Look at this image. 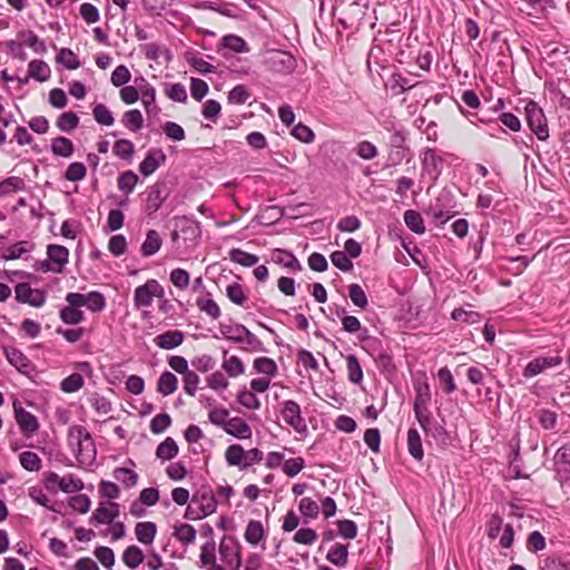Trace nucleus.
Returning a JSON list of instances; mask_svg holds the SVG:
<instances>
[{
    "instance_id": "obj_24",
    "label": "nucleus",
    "mask_w": 570,
    "mask_h": 570,
    "mask_svg": "<svg viewBox=\"0 0 570 570\" xmlns=\"http://www.w3.org/2000/svg\"><path fill=\"white\" fill-rule=\"evenodd\" d=\"M4 355L8 362L21 372L30 367V362L27 356L14 347H4Z\"/></svg>"
},
{
    "instance_id": "obj_46",
    "label": "nucleus",
    "mask_w": 570,
    "mask_h": 570,
    "mask_svg": "<svg viewBox=\"0 0 570 570\" xmlns=\"http://www.w3.org/2000/svg\"><path fill=\"white\" fill-rule=\"evenodd\" d=\"M138 183V176L132 170H127L118 177V188L130 194Z\"/></svg>"
},
{
    "instance_id": "obj_16",
    "label": "nucleus",
    "mask_w": 570,
    "mask_h": 570,
    "mask_svg": "<svg viewBox=\"0 0 570 570\" xmlns=\"http://www.w3.org/2000/svg\"><path fill=\"white\" fill-rule=\"evenodd\" d=\"M225 432L237 439H249L252 436L250 426L240 417H233L227 421Z\"/></svg>"
},
{
    "instance_id": "obj_18",
    "label": "nucleus",
    "mask_w": 570,
    "mask_h": 570,
    "mask_svg": "<svg viewBox=\"0 0 570 570\" xmlns=\"http://www.w3.org/2000/svg\"><path fill=\"white\" fill-rule=\"evenodd\" d=\"M193 504H197L198 510L206 518L216 511L217 502L213 493H202L191 498Z\"/></svg>"
},
{
    "instance_id": "obj_36",
    "label": "nucleus",
    "mask_w": 570,
    "mask_h": 570,
    "mask_svg": "<svg viewBox=\"0 0 570 570\" xmlns=\"http://www.w3.org/2000/svg\"><path fill=\"white\" fill-rule=\"evenodd\" d=\"M229 258L232 262L237 263L244 267H250L258 262V256L247 253L240 248L230 249Z\"/></svg>"
},
{
    "instance_id": "obj_14",
    "label": "nucleus",
    "mask_w": 570,
    "mask_h": 570,
    "mask_svg": "<svg viewBox=\"0 0 570 570\" xmlns=\"http://www.w3.org/2000/svg\"><path fill=\"white\" fill-rule=\"evenodd\" d=\"M166 198V185L163 183L154 184L148 190L147 209L150 212H157Z\"/></svg>"
},
{
    "instance_id": "obj_27",
    "label": "nucleus",
    "mask_w": 570,
    "mask_h": 570,
    "mask_svg": "<svg viewBox=\"0 0 570 570\" xmlns=\"http://www.w3.org/2000/svg\"><path fill=\"white\" fill-rule=\"evenodd\" d=\"M265 531L261 521L250 520L245 530V540L252 544L257 546L264 538Z\"/></svg>"
},
{
    "instance_id": "obj_4",
    "label": "nucleus",
    "mask_w": 570,
    "mask_h": 570,
    "mask_svg": "<svg viewBox=\"0 0 570 570\" xmlns=\"http://www.w3.org/2000/svg\"><path fill=\"white\" fill-rule=\"evenodd\" d=\"M281 414L283 420L297 433H303L306 431L307 425L302 415L301 406L297 402L292 400L283 402Z\"/></svg>"
},
{
    "instance_id": "obj_52",
    "label": "nucleus",
    "mask_w": 570,
    "mask_h": 570,
    "mask_svg": "<svg viewBox=\"0 0 570 570\" xmlns=\"http://www.w3.org/2000/svg\"><path fill=\"white\" fill-rule=\"evenodd\" d=\"M348 295L352 303L360 307L365 308L367 306V297L363 288L358 284H351L348 286Z\"/></svg>"
},
{
    "instance_id": "obj_59",
    "label": "nucleus",
    "mask_w": 570,
    "mask_h": 570,
    "mask_svg": "<svg viewBox=\"0 0 570 570\" xmlns=\"http://www.w3.org/2000/svg\"><path fill=\"white\" fill-rule=\"evenodd\" d=\"M431 400L430 387L426 383L416 386V396L413 405L414 409H428Z\"/></svg>"
},
{
    "instance_id": "obj_21",
    "label": "nucleus",
    "mask_w": 570,
    "mask_h": 570,
    "mask_svg": "<svg viewBox=\"0 0 570 570\" xmlns=\"http://www.w3.org/2000/svg\"><path fill=\"white\" fill-rule=\"evenodd\" d=\"M51 151L55 156L69 158L75 151V146L70 139L59 136L51 140Z\"/></svg>"
},
{
    "instance_id": "obj_28",
    "label": "nucleus",
    "mask_w": 570,
    "mask_h": 570,
    "mask_svg": "<svg viewBox=\"0 0 570 570\" xmlns=\"http://www.w3.org/2000/svg\"><path fill=\"white\" fill-rule=\"evenodd\" d=\"M223 355L224 362L222 367L230 377H236L245 372L244 364L238 356L232 355L227 358V351H224Z\"/></svg>"
},
{
    "instance_id": "obj_12",
    "label": "nucleus",
    "mask_w": 570,
    "mask_h": 570,
    "mask_svg": "<svg viewBox=\"0 0 570 570\" xmlns=\"http://www.w3.org/2000/svg\"><path fill=\"white\" fill-rule=\"evenodd\" d=\"M47 255L49 261L56 265L53 272L61 273L68 263L69 250L61 245H49L47 247Z\"/></svg>"
},
{
    "instance_id": "obj_33",
    "label": "nucleus",
    "mask_w": 570,
    "mask_h": 570,
    "mask_svg": "<svg viewBox=\"0 0 570 570\" xmlns=\"http://www.w3.org/2000/svg\"><path fill=\"white\" fill-rule=\"evenodd\" d=\"M79 125V117L73 111H67L61 114L56 121V126L60 131L71 132Z\"/></svg>"
},
{
    "instance_id": "obj_43",
    "label": "nucleus",
    "mask_w": 570,
    "mask_h": 570,
    "mask_svg": "<svg viewBox=\"0 0 570 570\" xmlns=\"http://www.w3.org/2000/svg\"><path fill=\"white\" fill-rule=\"evenodd\" d=\"M346 366L350 381L355 384L360 383L363 380V371L357 357L353 354H350L346 357Z\"/></svg>"
},
{
    "instance_id": "obj_44",
    "label": "nucleus",
    "mask_w": 570,
    "mask_h": 570,
    "mask_svg": "<svg viewBox=\"0 0 570 570\" xmlns=\"http://www.w3.org/2000/svg\"><path fill=\"white\" fill-rule=\"evenodd\" d=\"M256 372L273 376L277 372V365L274 360L269 357H257L253 364Z\"/></svg>"
},
{
    "instance_id": "obj_47",
    "label": "nucleus",
    "mask_w": 570,
    "mask_h": 570,
    "mask_svg": "<svg viewBox=\"0 0 570 570\" xmlns=\"http://www.w3.org/2000/svg\"><path fill=\"white\" fill-rule=\"evenodd\" d=\"M95 120L104 126H111L115 122L111 111L102 104H98L92 109Z\"/></svg>"
},
{
    "instance_id": "obj_22",
    "label": "nucleus",
    "mask_w": 570,
    "mask_h": 570,
    "mask_svg": "<svg viewBox=\"0 0 570 570\" xmlns=\"http://www.w3.org/2000/svg\"><path fill=\"white\" fill-rule=\"evenodd\" d=\"M29 77L45 82L50 78L51 70L43 60H31L28 65Z\"/></svg>"
},
{
    "instance_id": "obj_42",
    "label": "nucleus",
    "mask_w": 570,
    "mask_h": 570,
    "mask_svg": "<svg viewBox=\"0 0 570 570\" xmlns=\"http://www.w3.org/2000/svg\"><path fill=\"white\" fill-rule=\"evenodd\" d=\"M112 150L120 159L128 160L134 156L135 146L129 139H119L114 144Z\"/></svg>"
},
{
    "instance_id": "obj_56",
    "label": "nucleus",
    "mask_w": 570,
    "mask_h": 570,
    "mask_svg": "<svg viewBox=\"0 0 570 570\" xmlns=\"http://www.w3.org/2000/svg\"><path fill=\"white\" fill-rule=\"evenodd\" d=\"M330 258L332 264L342 272H350L353 269V263L343 250L333 252Z\"/></svg>"
},
{
    "instance_id": "obj_31",
    "label": "nucleus",
    "mask_w": 570,
    "mask_h": 570,
    "mask_svg": "<svg viewBox=\"0 0 570 570\" xmlns=\"http://www.w3.org/2000/svg\"><path fill=\"white\" fill-rule=\"evenodd\" d=\"M222 47L227 48L234 52L243 53L248 52L249 47L247 42L237 35H226L222 38Z\"/></svg>"
},
{
    "instance_id": "obj_48",
    "label": "nucleus",
    "mask_w": 570,
    "mask_h": 570,
    "mask_svg": "<svg viewBox=\"0 0 570 570\" xmlns=\"http://www.w3.org/2000/svg\"><path fill=\"white\" fill-rule=\"evenodd\" d=\"M60 318L66 324L76 325L83 321V313L68 305L60 311Z\"/></svg>"
},
{
    "instance_id": "obj_29",
    "label": "nucleus",
    "mask_w": 570,
    "mask_h": 570,
    "mask_svg": "<svg viewBox=\"0 0 570 570\" xmlns=\"http://www.w3.org/2000/svg\"><path fill=\"white\" fill-rule=\"evenodd\" d=\"M347 546L336 543L328 550L326 559L337 567H344L347 563Z\"/></svg>"
},
{
    "instance_id": "obj_26",
    "label": "nucleus",
    "mask_w": 570,
    "mask_h": 570,
    "mask_svg": "<svg viewBox=\"0 0 570 570\" xmlns=\"http://www.w3.org/2000/svg\"><path fill=\"white\" fill-rule=\"evenodd\" d=\"M407 450L415 460L421 461L423 459L424 451L416 429L411 428L407 431Z\"/></svg>"
},
{
    "instance_id": "obj_1",
    "label": "nucleus",
    "mask_w": 570,
    "mask_h": 570,
    "mask_svg": "<svg viewBox=\"0 0 570 570\" xmlns=\"http://www.w3.org/2000/svg\"><path fill=\"white\" fill-rule=\"evenodd\" d=\"M67 440L80 466H89L95 462L97 454L96 445L85 426L72 425L69 428Z\"/></svg>"
},
{
    "instance_id": "obj_23",
    "label": "nucleus",
    "mask_w": 570,
    "mask_h": 570,
    "mask_svg": "<svg viewBox=\"0 0 570 570\" xmlns=\"http://www.w3.org/2000/svg\"><path fill=\"white\" fill-rule=\"evenodd\" d=\"M173 537L183 546H189L196 540V530L191 524L183 523L174 527Z\"/></svg>"
},
{
    "instance_id": "obj_37",
    "label": "nucleus",
    "mask_w": 570,
    "mask_h": 570,
    "mask_svg": "<svg viewBox=\"0 0 570 570\" xmlns=\"http://www.w3.org/2000/svg\"><path fill=\"white\" fill-rule=\"evenodd\" d=\"M246 326L242 324L235 325H220V334L228 341L235 343H243V336L246 331Z\"/></svg>"
},
{
    "instance_id": "obj_35",
    "label": "nucleus",
    "mask_w": 570,
    "mask_h": 570,
    "mask_svg": "<svg viewBox=\"0 0 570 570\" xmlns=\"http://www.w3.org/2000/svg\"><path fill=\"white\" fill-rule=\"evenodd\" d=\"M112 476L121 482L125 488H132L138 482V474L128 468H116L112 471Z\"/></svg>"
},
{
    "instance_id": "obj_58",
    "label": "nucleus",
    "mask_w": 570,
    "mask_h": 570,
    "mask_svg": "<svg viewBox=\"0 0 570 570\" xmlns=\"http://www.w3.org/2000/svg\"><path fill=\"white\" fill-rule=\"evenodd\" d=\"M250 97L249 91L244 85L235 86L228 94L229 104L244 105Z\"/></svg>"
},
{
    "instance_id": "obj_41",
    "label": "nucleus",
    "mask_w": 570,
    "mask_h": 570,
    "mask_svg": "<svg viewBox=\"0 0 570 570\" xmlns=\"http://www.w3.org/2000/svg\"><path fill=\"white\" fill-rule=\"evenodd\" d=\"M57 62L63 65L69 70H76L80 67V61L72 50L62 48L57 55Z\"/></svg>"
},
{
    "instance_id": "obj_3",
    "label": "nucleus",
    "mask_w": 570,
    "mask_h": 570,
    "mask_svg": "<svg viewBox=\"0 0 570 570\" xmlns=\"http://www.w3.org/2000/svg\"><path fill=\"white\" fill-rule=\"evenodd\" d=\"M163 287L156 279H148L144 285L135 289L134 303L137 308L148 307L151 305L154 297H161Z\"/></svg>"
},
{
    "instance_id": "obj_51",
    "label": "nucleus",
    "mask_w": 570,
    "mask_h": 570,
    "mask_svg": "<svg viewBox=\"0 0 570 570\" xmlns=\"http://www.w3.org/2000/svg\"><path fill=\"white\" fill-rule=\"evenodd\" d=\"M87 168L82 163H71L66 173L65 178L69 181H79L86 177Z\"/></svg>"
},
{
    "instance_id": "obj_25",
    "label": "nucleus",
    "mask_w": 570,
    "mask_h": 570,
    "mask_svg": "<svg viewBox=\"0 0 570 570\" xmlns=\"http://www.w3.org/2000/svg\"><path fill=\"white\" fill-rule=\"evenodd\" d=\"M178 386L177 377L169 371H165L160 374L157 383V391L167 396L173 394Z\"/></svg>"
},
{
    "instance_id": "obj_6",
    "label": "nucleus",
    "mask_w": 570,
    "mask_h": 570,
    "mask_svg": "<svg viewBox=\"0 0 570 570\" xmlns=\"http://www.w3.org/2000/svg\"><path fill=\"white\" fill-rule=\"evenodd\" d=\"M16 299L20 303H27L35 307H40L46 302V293L38 288H32L28 283H19L16 288Z\"/></svg>"
},
{
    "instance_id": "obj_32",
    "label": "nucleus",
    "mask_w": 570,
    "mask_h": 570,
    "mask_svg": "<svg viewBox=\"0 0 570 570\" xmlns=\"http://www.w3.org/2000/svg\"><path fill=\"white\" fill-rule=\"evenodd\" d=\"M178 454V445L173 438H166L156 450V456L161 460H171Z\"/></svg>"
},
{
    "instance_id": "obj_50",
    "label": "nucleus",
    "mask_w": 570,
    "mask_h": 570,
    "mask_svg": "<svg viewBox=\"0 0 570 570\" xmlns=\"http://www.w3.org/2000/svg\"><path fill=\"white\" fill-rule=\"evenodd\" d=\"M165 94L168 98L177 102H185L187 100V92L184 85L177 83H167L165 88Z\"/></svg>"
},
{
    "instance_id": "obj_10",
    "label": "nucleus",
    "mask_w": 570,
    "mask_h": 570,
    "mask_svg": "<svg viewBox=\"0 0 570 570\" xmlns=\"http://www.w3.org/2000/svg\"><path fill=\"white\" fill-rule=\"evenodd\" d=\"M443 159L432 148H426L422 157L423 171L436 180L442 173Z\"/></svg>"
},
{
    "instance_id": "obj_45",
    "label": "nucleus",
    "mask_w": 570,
    "mask_h": 570,
    "mask_svg": "<svg viewBox=\"0 0 570 570\" xmlns=\"http://www.w3.org/2000/svg\"><path fill=\"white\" fill-rule=\"evenodd\" d=\"M83 385V379L79 373H72L60 383V389L66 393H73L80 390Z\"/></svg>"
},
{
    "instance_id": "obj_64",
    "label": "nucleus",
    "mask_w": 570,
    "mask_h": 570,
    "mask_svg": "<svg viewBox=\"0 0 570 570\" xmlns=\"http://www.w3.org/2000/svg\"><path fill=\"white\" fill-rule=\"evenodd\" d=\"M292 136H294L297 140L302 141V142H305V144H309L314 140L315 138V135L313 132V130L304 125V124H297L293 129H292Z\"/></svg>"
},
{
    "instance_id": "obj_13",
    "label": "nucleus",
    "mask_w": 570,
    "mask_h": 570,
    "mask_svg": "<svg viewBox=\"0 0 570 570\" xmlns=\"http://www.w3.org/2000/svg\"><path fill=\"white\" fill-rule=\"evenodd\" d=\"M184 341V333L178 330L167 331L154 338L155 344L164 350H173Z\"/></svg>"
},
{
    "instance_id": "obj_49",
    "label": "nucleus",
    "mask_w": 570,
    "mask_h": 570,
    "mask_svg": "<svg viewBox=\"0 0 570 570\" xmlns=\"http://www.w3.org/2000/svg\"><path fill=\"white\" fill-rule=\"evenodd\" d=\"M451 317L454 321L464 322L466 324H475L481 320V315L474 311H465L461 307L454 308L451 313Z\"/></svg>"
},
{
    "instance_id": "obj_38",
    "label": "nucleus",
    "mask_w": 570,
    "mask_h": 570,
    "mask_svg": "<svg viewBox=\"0 0 570 570\" xmlns=\"http://www.w3.org/2000/svg\"><path fill=\"white\" fill-rule=\"evenodd\" d=\"M19 461L21 466L27 471L37 472L41 469V459L35 452L24 451L20 453Z\"/></svg>"
},
{
    "instance_id": "obj_20",
    "label": "nucleus",
    "mask_w": 570,
    "mask_h": 570,
    "mask_svg": "<svg viewBox=\"0 0 570 570\" xmlns=\"http://www.w3.org/2000/svg\"><path fill=\"white\" fill-rule=\"evenodd\" d=\"M272 259L278 264L287 267L292 271H301L302 265L299 261L289 252L285 249H275L272 254Z\"/></svg>"
},
{
    "instance_id": "obj_61",
    "label": "nucleus",
    "mask_w": 570,
    "mask_h": 570,
    "mask_svg": "<svg viewBox=\"0 0 570 570\" xmlns=\"http://www.w3.org/2000/svg\"><path fill=\"white\" fill-rule=\"evenodd\" d=\"M141 101L145 108L148 110L150 106L155 105L156 90L145 79H141V86H139Z\"/></svg>"
},
{
    "instance_id": "obj_8",
    "label": "nucleus",
    "mask_w": 570,
    "mask_h": 570,
    "mask_svg": "<svg viewBox=\"0 0 570 570\" xmlns=\"http://www.w3.org/2000/svg\"><path fill=\"white\" fill-rule=\"evenodd\" d=\"M556 476L562 484L570 480V449L562 446L560 448L553 458Z\"/></svg>"
},
{
    "instance_id": "obj_30",
    "label": "nucleus",
    "mask_w": 570,
    "mask_h": 570,
    "mask_svg": "<svg viewBox=\"0 0 570 570\" xmlns=\"http://www.w3.org/2000/svg\"><path fill=\"white\" fill-rule=\"evenodd\" d=\"M124 563L130 568L136 569L144 562V553L137 546H129L122 553Z\"/></svg>"
},
{
    "instance_id": "obj_17",
    "label": "nucleus",
    "mask_w": 570,
    "mask_h": 570,
    "mask_svg": "<svg viewBox=\"0 0 570 570\" xmlns=\"http://www.w3.org/2000/svg\"><path fill=\"white\" fill-rule=\"evenodd\" d=\"M157 533V527L154 522L144 521L138 522L135 527V534L137 540L142 544H151Z\"/></svg>"
},
{
    "instance_id": "obj_11",
    "label": "nucleus",
    "mask_w": 570,
    "mask_h": 570,
    "mask_svg": "<svg viewBox=\"0 0 570 570\" xmlns=\"http://www.w3.org/2000/svg\"><path fill=\"white\" fill-rule=\"evenodd\" d=\"M14 416L23 435L31 436L38 431L39 423L32 413L22 407L14 406Z\"/></svg>"
},
{
    "instance_id": "obj_63",
    "label": "nucleus",
    "mask_w": 570,
    "mask_h": 570,
    "mask_svg": "<svg viewBox=\"0 0 570 570\" xmlns=\"http://www.w3.org/2000/svg\"><path fill=\"white\" fill-rule=\"evenodd\" d=\"M79 12L81 18L89 24L99 21L100 14L96 6L85 2L80 6Z\"/></svg>"
},
{
    "instance_id": "obj_7",
    "label": "nucleus",
    "mask_w": 570,
    "mask_h": 570,
    "mask_svg": "<svg viewBox=\"0 0 570 570\" xmlns=\"http://www.w3.org/2000/svg\"><path fill=\"white\" fill-rule=\"evenodd\" d=\"M562 358L559 355L554 356H539L530 361L523 370V376L527 379L539 375L547 368L554 367L561 364Z\"/></svg>"
},
{
    "instance_id": "obj_9",
    "label": "nucleus",
    "mask_w": 570,
    "mask_h": 570,
    "mask_svg": "<svg viewBox=\"0 0 570 570\" xmlns=\"http://www.w3.org/2000/svg\"><path fill=\"white\" fill-rule=\"evenodd\" d=\"M166 159V154L160 148H153L140 163L139 170L142 176L148 177L154 174L159 166L164 165Z\"/></svg>"
},
{
    "instance_id": "obj_40",
    "label": "nucleus",
    "mask_w": 570,
    "mask_h": 570,
    "mask_svg": "<svg viewBox=\"0 0 570 570\" xmlns=\"http://www.w3.org/2000/svg\"><path fill=\"white\" fill-rule=\"evenodd\" d=\"M197 307L210 316L213 320H217L220 315V308L217 303L208 296L198 297L196 301Z\"/></svg>"
},
{
    "instance_id": "obj_34",
    "label": "nucleus",
    "mask_w": 570,
    "mask_h": 570,
    "mask_svg": "<svg viewBox=\"0 0 570 570\" xmlns=\"http://www.w3.org/2000/svg\"><path fill=\"white\" fill-rule=\"evenodd\" d=\"M405 225L415 234L422 235L425 232L423 218L419 212L409 209L404 213Z\"/></svg>"
},
{
    "instance_id": "obj_53",
    "label": "nucleus",
    "mask_w": 570,
    "mask_h": 570,
    "mask_svg": "<svg viewBox=\"0 0 570 570\" xmlns=\"http://www.w3.org/2000/svg\"><path fill=\"white\" fill-rule=\"evenodd\" d=\"M91 312H100L106 307V299L100 292L92 291L86 295V305Z\"/></svg>"
},
{
    "instance_id": "obj_15",
    "label": "nucleus",
    "mask_w": 570,
    "mask_h": 570,
    "mask_svg": "<svg viewBox=\"0 0 570 570\" xmlns=\"http://www.w3.org/2000/svg\"><path fill=\"white\" fill-rule=\"evenodd\" d=\"M225 459L230 466H238L246 470L250 466V462H245V450L239 444H232L225 451Z\"/></svg>"
},
{
    "instance_id": "obj_2",
    "label": "nucleus",
    "mask_w": 570,
    "mask_h": 570,
    "mask_svg": "<svg viewBox=\"0 0 570 570\" xmlns=\"http://www.w3.org/2000/svg\"><path fill=\"white\" fill-rule=\"evenodd\" d=\"M527 122L538 139L546 140L549 137L548 124L543 110L534 101L525 106Z\"/></svg>"
},
{
    "instance_id": "obj_39",
    "label": "nucleus",
    "mask_w": 570,
    "mask_h": 570,
    "mask_svg": "<svg viewBox=\"0 0 570 570\" xmlns=\"http://www.w3.org/2000/svg\"><path fill=\"white\" fill-rule=\"evenodd\" d=\"M122 122L129 130L136 132L142 128L144 118L138 109H131L124 114Z\"/></svg>"
},
{
    "instance_id": "obj_19",
    "label": "nucleus",
    "mask_w": 570,
    "mask_h": 570,
    "mask_svg": "<svg viewBox=\"0 0 570 570\" xmlns=\"http://www.w3.org/2000/svg\"><path fill=\"white\" fill-rule=\"evenodd\" d=\"M163 239L157 230L147 232L146 239L141 245V254L145 257L155 255L161 247Z\"/></svg>"
},
{
    "instance_id": "obj_55",
    "label": "nucleus",
    "mask_w": 570,
    "mask_h": 570,
    "mask_svg": "<svg viewBox=\"0 0 570 570\" xmlns=\"http://www.w3.org/2000/svg\"><path fill=\"white\" fill-rule=\"evenodd\" d=\"M299 511L305 519H316L320 513V507L311 498H303L299 501Z\"/></svg>"
},
{
    "instance_id": "obj_62",
    "label": "nucleus",
    "mask_w": 570,
    "mask_h": 570,
    "mask_svg": "<svg viewBox=\"0 0 570 570\" xmlns=\"http://www.w3.org/2000/svg\"><path fill=\"white\" fill-rule=\"evenodd\" d=\"M69 504L75 511L86 514L90 510L91 501L88 495L78 494L70 498Z\"/></svg>"
},
{
    "instance_id": "obj_54",
    "label": "nucleus",
    "mask_w": 570,
    "mask_h": 570,
    "mask_svg": "<svg viewBox=\"0 0 570 570\" xmlns=\"http://www.w3.org/2000/svg\"><path fill=\"white\" fill-rule=\"evenodd\" d=\"M190 363L195 370L202 373L212 371L216 365V361L207 354L194 357Z\"/></svg>"
},
{
    "instance_id": "obj_60",
    "label": "nucleus",
    "mask_w": 570,
    "mask_h": 570,
    "mask_svg": "<svg viewBox=\"0 0 570 570\" xmlns=\"http://www.w3.org/2000/svg\"><path fill=\"white\" fill-rule=\"evenodd\" d=\"M130 77L129 69L125 65H119L112 71L110 80L115 87H121L129 82Z\"/></svg>"
},
{
    "instance_id": "obj_57",
    "label": "nucleus",
    "mask_w": 570,
    "mask_h": 570,
    "mask_svg": "<svg viewBox=\"0 0 570 570\" xmlns=\"http://www.w3.org/2000/svg\"><path fill=\"white\" fill-rule=\"evenodd\" d=\"M59 489L65 493L79 492L83 489V482L81 479L69 474L61 479Z\"/></svg>"
},
{
    "instance_id": "obj_5",
    "label": "nucleus",
    "mask_w": 570,
    "mask_h": 570,
    "mask_svg": "<svg viewBox=\"0 0 570 570\" xmlns=\"http://www.w3.org/2000/svg\"><path fill=\"white\" fill-rule=\"evenodd\" d=\"M265 63L275 72L288 73L295 67V59L286 51L273 50L266 57Z\"/></svg>"
}]
</instances>
